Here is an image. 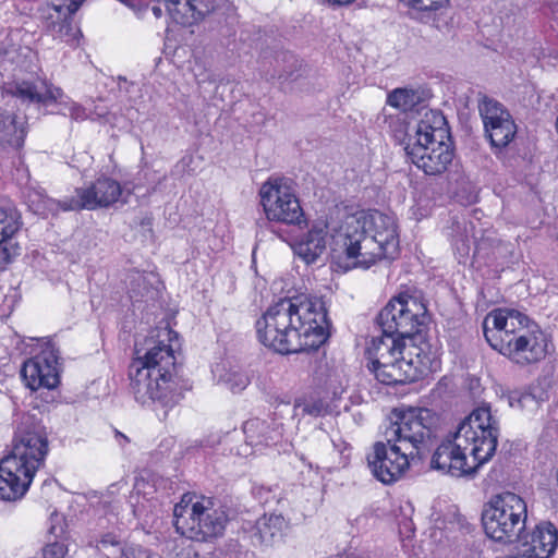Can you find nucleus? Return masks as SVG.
Segmentation results:
<instances>
[{
    "label": "nucleus",
    "instance_id": "nucleus-41",
    "mask_svg": "<svg viewBox=\"0 0 558 558\" xmlns=\"http://www.w3.org/2000/svg\"><path fill=\"white\" fill-rule=\"evenodd\" d=\"M70 117L75 121H83L87 118V113L84 107L77 104H72L70 107Z\"/></svg>",
    "mask_w": 558,
    "mask_h": 558
},
{
    "label": "nucleus",
    "instance_id": "nucleus-25",
    "mask_svg": "<svg viewBox=\"0 0 558 558\" xmlns=\"http://www.w3.org/2000/svg\"><path fill=\"white\" fill-rule=\"evenodd\" d=\"M43 89L37 85L23 81L17 83L12 94L24 101L48 105L56 102L62 98L63 92L60 87H56L47 82L41 83Z\"/></svg>",
    "mask_w": 558,
    "mask_h": 558
},
{
    "label": "nucleus",
    "instance_id": "nucleus-6",
    "mask_svg": "<svg viewBox=\"0 0 558 558\" xmlns=\"http://www.w3.org/2000/svg\"><path fill=\"white\" fill-rule=\"evenodd\" d=\"M367 368L384 385L413 383L432 369L425 348L409 344L397 335L381 332L365 350Z\"/></svg>",
    "mask_w": 558,
    "mask_h": 558
},
{
    "label": "nucleus",
    "instance_id": "nucleus-13",
    "mask_svg": "<svg viewBox=\"0 0 558 558\" xmlns=\"http://www.w3.org/2000/svg\"><path fill=\"white\" fill-rule=\"evenodd\" d=\"M420 461L400 445L389 441H377L373 452L367 456L368 468L376 480L389 485L399 481L411 464Z\"/></svg>",
    "mask_w": 558,
    "mask_h": 558
},
{
    "label": "nucleus",
    "instance_id": "nucleus-31",
    "mask_svg": "<svg viewBox=\"0 0 558 558\" xmlns=\"http://www.w3.org/2000/svg\"><path fill=\"white\" fill-rule=\"evenodd\" d=\"M399 302H401L400 294L392 298L379 312L376 322L381 332L396 335L398 331V326L400 323V318L398 317V312L400 310Z\"/></svg>",
    "mask_w": 558,
    "mask_h": 558
},
{
    "label": "nucleus",
    "instance_id": "nucleus-19",
    "mask_svg": "<svg viewBox=\"0 0 558 558\" xmlns=\"http://www.w3.org/2000/svg\"><path fill=\"white\" fill-rule=\"evenodd\" d=\"M83 0H63L53 4L45 20L44 27L54 39L70 45L78 41L80 28L74 24L73 15L80 9Z\"/></svg>",
    "mask_w": 558,
    "mask_h": 558
},
{
    "label": "nucleus",
    "instance_id": "nucleus-42",
    "mask_svg": "<svg viewBox=\"0 0 558 558\" xmlns=\"http://www.w3.org/2000/svg\"><path fill=\"white\" fill-rule=\"evenodd\" d=\"M181 558H204L201 557L195 550L187 549L181 553Z\"/></svg>",
    "mask_w": 558,
    "mask_h": 558
},
{
    "label": "nucleus",
    "instance_id": "nucleus-45",
    "mask_svg": "<svg viewBox=\"0 0 558 558\" xmlns=\"http://www.w3.org/2000/svg\"><path fill=\"white\" fill-rule=\"evenodd\" d=\"M151 12H153V14H154L157 19H159V17H161V16H162V12H163V10H162V8H161V5H160V4H154V5L151 7Z\"/></svg>",
    "mask_w": 558,
    "mask_h": 558
},
{
    "label": "nucleus",
    "instance_id": "nucleus-24",
    "mask_svg": "<svg viewBox=\"0 0 558 558\" xmlns=\"http://www.w3.org/2000/svg\"><path fill=\"white\" fill-rule=\"evenodd\" d=\"M96 549L104 558H153L148 550L129 546L114 533L104 534Z\"/></svg>",
    "mask_w": 558,
    "mask_h": 558
},
{
    "label": "nucleus",
    "instance_id": "nucleus-35",
    "mask_svg": "<svg viewBox=\"0 0 558 558\" xmlns=\"http://www.w3.org/2000/svg\"><path fill=\"white\" fill-rule=\"evenodd\" d=\"M400 512L401 518H398L399 532L409 537L415 531L414 523L411 519L413 512L411 502L407 501L404 505L400 506Z\"/></svg>",
    "mask_w": 558,
    "mask_h": 558
},
{
    "label": "nucleus",
    "instance_id": "nucleus-46",
    "mask_svg": "<svg viewBox=\"0 0 558 558\" xmlns=\"http://www.w3.org/2000/svg\"><path fill=\"white\" fill-rule=\"evenodd\" d=\"M344 558H369V556L360 554L356 551H352V553L347 554Z\"/></svg>",
    "mask_w": 558,
    "mask_h": 558
},
{
    "label": "nucleus",
    "instance_id": "nucleus-34",
    "mask_svg": "<svg viewBox=\"0 0 558 558\" xmlns=\"http://www.w3.org/2000/svg\"><path fill=\"white\" fill-rule=\"evenodd\" d=\"M302 413L313 417L324 416L328 413L329 405L322 399H305L296 403Z\"/></svg>",
    "mask_w": 558,
    "mask_h": 558
},
{
    "label": "nucleus",
    "instance_id": "nucleus-12",
    "mask_svg": "<svg viewBox=\"0 0 558 558\" xmlns=\"http://www.w3.org/2000/svg\"><path fill=\"white\" fill-rule=\"evenodd\" d=\"M174 517L177 531L198 542L222 535L227 523L226 512L211 498H202L190 509L175 506Z\"/></svg>",
    "mask_w": 558,
    "mask_h": 558
},
{
    "label": "nucleus",
    "instance_id": "nucleus-33",
    "mask_svg": "<svg viewBox=\"0 0 558 558\" xmlns=\"http://www.w3.org/2000/svg\"><path fill=\"white\" fill-rule=\"evenodd\" d=\"M252 495L263 506H271L282 501V489L279 485L254 484Z\"/></svg>",
    "mask_w": 558,
    "mask_h": 558
},
{
    "label": "nucleus",
    "instance_id": "nucleus-22",
    "mask_svg": "<svg viewBox=\"0 0 558 558\" xmlns=\"http://www.w3.org/2000/svg\"><path fill=\"white\" fill-rule=\"evenodd\" d=\"M328 222L315 220L307 233L294 245V251L306 264H313L326 250Z\"/></svg>",
    "mask_w": 558,
    "mask_h": 558
},
{
    "label": "nucleus",
    "instance_id": "nucleus-38",
    "mask_svg": "<svg viewBox=\"0 0 558 558\" xmlns=\"http://www.w3.org/2000/svg\"><path fill=\"white\" fill-rule=\"evenodd\" d=\"M452 247L456 253V255L459 258V262L461 263L466 257H469L471 245H470V239L465 234H459L452 238Z\"/></svg>",
    "mask_w": 558,
    "mask_h": 558
},
{
    "label": "nucleus",
    "instance_id": "nucleus-17",
    "mask_svg": "<svg viewBox=\"0 0 558 558\" xmlns=\"http://www.w3.org/2000/svg\"><path fill=\"white\" fill-rule=\"evenodd\" d=\"M21 376L31 390L56 388L60 383L58 351L49 347L25 361Z\"/></svg>",
    "mask_w": 558,
    "mask_h": 558
},
{
    "label": "nucleus",
    "instance_id": "nucleus-26",
    "mask_svg": "<svg viewBox=\"0 0 558 558\" xmlns=\"http://www.w3.org/2000/svg\"><path fill=\"white\" fill-rule=\"evenodd\" d=\"M25 202L31 211L44 217L57 215L60 210H73L72 208H68L70 197L57 201L49 197L44 190L29 189L25 195Z\"/></svg>",
    "mask_w": 558,
    "mask_h": 558
},
{
    "label": "nucleus",
    "instance_id": "nucleus-43",
    "mask_svg": "<svg viewBox=\"0 0 558 558\" xmlns=\"http://www.w3.org/2000/svg\"><path fill=\"white\" fill-rule=\"evenodd\" d=\"M354 1L355 0H327L328 3H330L332 5H338V7L348 5Z\"/></svg>",
    "mask_w": 558,
    "mask_h": 558
},
{
    "label": "nucleus",
    "instance_id": "nucleus-39",
    "mask_svg": "<svg viewBox=\"0 0 558 558\" xmlns=\"http://www.w3.org/2000/svg\"><path fill=\"white\" fill-rule=\"evenodd\" d=\"M66 548L62 543L53 542L48 544L43 551V558H64Z\"/></svg>",
    "mask_w": 558,
    "mask_h": 558
},
{
    "label": "nucleus",
    "instance_id": "nucleus-30",
    "mask_svg": "<svg viewBox=\"0 0 558 558\" xmlns=\"http://www.w3.org/2000/svg\"><path fill=\"white\" fill-rule=\"evenodd\" d=\"M420 92L413 88H395L387 95V104L402 111L412 110L421 102Z\"/></svg>",
    "mask_w": 558,
    "mask_h": 558
},
{
    "label": "nucleus",
    "instance_id": "nucleus-9",
    "mask_svg": "<svg viewBox=\"0 0 558 558\" xmlns=\"http://www.w3.org/2000/svg\"><path fill=\"white\" fill-rule=\"evenodd\" d=\"M439 416L426 408L393 409L385 440L396 442L408 452L424 461L434 445Z\"/></svg>",
    "mask_w": 558,
    "mask_h": 558
},
{
    "label": "nucleus",
    "instance_id": "nucleus-27",
    "mask_svg": "<svg viewBox=\"0 0 558 558\" xmlns=\"http://www.w3.org/2000/svg\"><path fill=\"white\" fill-rule=\"evenodd\" d=\"M26 134L24 123H19L14 114L0 110V146L19 149L23 147Z\"/></svg>",
    "mask_w": 558,
    "mask_h": 558
},
{
    "label": "nucleus",
    "instance_id": "nucleus-47",
    "mask_svg": "<svg viewBox=\"0 0 558 558\" xmlns=\"http://www.w3.org/2000/svg\"><path fill=\"white\" fill-rule=\"evenodd\" d=\"M348 447H344V449L341 451V454L343 456L344 459H348L349 458V454H345L344 452L348 451Z\"/></svg>",
    "mask_w": 558,
    "mask_h": 558
},
{
    "label": "nucleus",
    "instance_id": "nucleus-21",
    "mask_svg": "<svg viewBox=\"0 0 558 558\" xmlns=\"http://www.w3.org/2000/svg\"><path fill=\"white\" fill-rule=\"evenodd\" d=\"M517 543L529 546L531 557L549 558L558 546V530L551 522L543 521L531 533L522 532Z\"/></svg>",
    "mask_w": 558,
    "mask_h": 558
},
{
    "label": "nucleus",
    "instance_id": "nucleus-37",
    "mask_svg": "<svg viewBox=\"0 0 558 558\" xmlns=\"http://www.w3.org/2000/svg\"><path fill=\"white\" fill-rule=\"evenodd\" d=\"M19 245L0 241V271L4 270L16 255H19Z\"/></svg>",
    "mask_w": 558,
    "mask_h": 558
},
{
    "label": "nucleus",
    "instance_id": "nucleus-14",
    "mask_svg": "<svg viewBox=\"0 0 558 558\" xmlns=\"http://www.w3.org/2000/svg\"><path fill=\"white\" fill-rule=\"evenodd\" d=\"M485 136L498 156L514 140L518 128L509 110L499 101L485 97L478 105Z\"/></svg>",
    "mask_w": 558,
    "mask_h": 558
},
{
    "label": "nucleus",
    "instance_id": "nucleus-32",
    "mask_svg": "<svg viewBox=\"0 0 558 558\" xmlns=\"http://www.w3.org/2000/svg\"><path fill=\"white\" fill-rule=\"evenodd\" d=\"M21 221L16 210L0 208V241L12 243V236L20 230Z\"/></svg>",
    "mask_w": 558,
    "mask_h": 558
},
{
    "label": "nucleus",
    "instance_id": "nucleus-8",
    "mask_svg": "<svg viewBox=\"0 0 558 558\" xmlns=\"http://www.w3.org/2000/svg\"><path fill=\"white\" fill-rule=\"evenodd\" d=\"M409 159L427 175L444 173L454 157V144L442 112L428 110L415 128L414 142L404 147Z\"/></svg>",
    "mask_w": 558,
    "mask_h": 558
},
{
    "label": "nucleus",
    "instance_id": "nucleus-10",
    "mask_svg": "<svg viewBox=\"0 0 558 558\" xmlns=\"http://www.w3.org/2000/svg\"><path fill=\"white\" fill-rule=\"evenodd\" d=\"M527 505L512 493L492 496L484 506L482 523L486 535L495 542L513 544L520 541L526 529Z\"/></svg>",
    "mask_w": 558,
    "mask_h": 558
},
{
    "label": "nucleus",
    "instance_id": "nucleus-44",
    "mask_svg": "<svg viewBox=\"0 0 558 558\" xmlns=\"http://www.w3.org/2000/svg\"><path fill=\"white\" fill-rule=\"evenodd\" d=\"M116 438L121 446L129 442V438L119 430H116Z\"/></svg>",
    "mask_w": 558,
    "mask_h": 558
},
{
    "label": "nucleus",
    "instance_id": "nucleus-29",
    "mask_svg": "<svg viewBox=\"0 0 558 558\" xmlns=\"http://www.w3.org/2000/svg\"><path fill=\"white\" fill-rule=\"evenodd\" d=\"M218 383L233 393H239L250 385L251 378L246 371L240 366H230L229 368L223 366L218 375Z\"/></svg>",
    "mask_w": 558,
    "mask_h": 558
},
{
    "label": "nucleus",
    "instance_id": "nucleus-48",
    "mask_svg": "<svg viewBox=\"0 0 558 558\" xmlns=\"http://www.w3.org/2000/svg\"><path fill=\"white\" fill-rule=\"evenodd\" d=\"M50 533H51V534H54L56 536H58L57 527L52 525V526L50 527Z\"/></svg>",
    "mask_w": 558,
    "mask_h": 558
},
{
    "label": "nucleus",
    "instance_id": "nucleus-7",
    "mask_svg": "<svg viewBox=\"0 0 558 558\" xmlns=\"http://www.w3.org/2000/svg\"><path fill=\"white\" fill-rule=\"evenodd\" d=\"M345 270L368 268L380 259H395L399 254V234L393 216L376 211L368 228L359 220L347 228L342 239Z\"/></svg>",
    "mask_w": 558,
    "mask_h": 558
},
{
    "label": "nucleus",
    "instance_id": "nucleus-3",
    "mask_svg": "<svg viewBox=\"0 0 558 558\" xmlns=\"http://www.w3.org/2000/svg\"><path fill=\"white\" fill-rule=\"evenodd\" d=\"M482 327L487 343L521 367L537 364L548 354L550 337L517 310H493Z\"/></svg>",
    "mask_w": 558,
    "mask_h": 558
},
{
    "label": "nucleus",
    "instance_id": "nucleus-15",
    "mask_svg": "<svg viewBox=\"0 0 558 558\" xmlns=\"http://www.w3.org/2000/svg\"><path fill=\"white\" fill-rule=\"evenodd\" d=\"M400 300L398 312L400 323L396 335L409 344L423 347L426 352H429L426 332L430 316L426 304L421 299L408 293H400Z\"/></svg>",
    "mask_w": 558,
    "mask_h": 558
},
{
    "label": "nucleus",
    "instance_id": "nucleus-1",
    "mask_svg": "<svg viewBox=\"0 0 558 558\" xmlns=\"http://www.w3.org/2000/svg\"><path fill=\"white\" fill-rule=\"evenodd\" d=\"M331 322L323 298L300 304L280 299L255 322L257 340L276 353L315 351L330 337Z\"/></svg>",
    "mask_w": 558,
    "mask_h": 558
},
{
    "label": "nucleus",
    "instance_id": "nucleus-16",
    "mask_svg": "<svg viewBox=\"0 0 558 558\" xmlns=\"http://www.w3.org/2000/svg\"><path fill=\"white\" fill-rule=\"evenodd\" d=\"M121 201L128 202L120 183L108 177H99L87 187H76L75 196L70 197L68 208L94 210L110 207Z\"/></svg>",
    "mask_w": 558,
    "mask_h": 558
},
{
    "label": "nucleus",
    "instance_id": "nucleus-4",
    "mask_svg": "<svg viewBox=\"0 0 558 558\" xmlns=\"http://www.w3.org/2000/svg\"><path fill=\"white\" fill-rule=\"evenodd\" d=\"M151 342L144 355H137L129 365V390L142 405L154 404L163 409L166 417L168 410L182 398L173 380L175 356L170 344Z\"/></svg>",
    "mask_w": 558,
    "mask_h": 558
},
{
    "label": "nucleus",
    "instance_id": "nucleus-18",
    "mask_svg": "<svg viewBox=\"0 0 558 558\" xmlns=\"http://www.w3.org/2000/svg\"><path fill=\"white\" fill-rule=\"evenodd\" d=\"M289 522L276 513L264 514L255 521L242 524V533L255 547H272L282 542Z\"/></svg>",
    "mask_w": 558,
    "mask_h": 558
},
{
    "label": "nucleus",
    "instance_id": "nucleus-36",
    "mask_svg": "<svg viewBox=\"0 0 558 558\" xmlns=\"http://www.w3.org/2000/svg\"><path fill=\"white\" fill-rule=\"evenodd\" d=\"M410 8L421 11H436L449 2V0H400Z\"/></svg>",
    "mask_w": 558,
    "mask_h": 558
},
{
    "label": "nucleus",
    "instance_id": "nucleus-28",
    "mask_svg": "<svg viewBox=\"0 0 558 558\" xmlns=\"http://www.w3.org/2000/svg\"><path fill=\"white\" fill-rule=\"evenodd\" d=\"M243 434L247 445L252 447L269 446L275 442V429L270 428L269 424L260 418L254 417L244 422Z\"/></svg>",
    "mask_w": 558,
    "mask_h": 558
},
{
    "label": "nucleus",
    "instance_id": "nucleus-20",
    "mask_svg": "<svg viewBox=\"0 0 558 558\" xmlns=\"http://www.w3.org/2000/svg\"><path fill=\"white\" fill-rule=\"evenodd\" d=\"M171 20L182 26H191L218 9L222 0H159Z\"/></svg>",
    "mask_w": 558,
    "mask_h": 558
},
{
    "label": "nucleus",
    "instance_id": "nucleus-23",
    "mask_svg": "<svg viewBox=\"0 0 558 558\" xmlns=\"http://www.w3.org/2000/svg\"><path fill=\"white\" fill-rule=\"evenodd\" d=\"M549 400V384L544 380L532 383L524 390L511 391L508 396L509 405L513 409L534 414L543 403Z\"/></svg>",
    "mask_w": 558,
    "mask_h": 558
},
{
    "label": "nucleus",
    "instance_id": "nucleus-5",
    "mask_svg": "<svg viewBox=\"0 0 558 558\" xmlns=\"http://www.w3.org/2000/svg\"><path fill=\"white\" fill-rule=\"evenodd\" d=\"M48 452L44 427L29 418L22 422L14 434L11 451L0 460V499L15 501L23 498Z\"/></svg>",
    "mask_w": 558,
    "mask_h": 558
},
{
    "label": "nucleus",
    "instance_id": "nucleus-40",
    "mask_svg": "<svg viewBox=\"0 0 558 558\" xmlns=\"http://www.w3.org/2000/svg\"><path fill=\"white\" fill-rule=\"evenodd\" d=\"M235 25H236V19L234 16L229 17L227 21V24L219 28L220 36L228 38V39L234 38L236 35Z\"/></svg>",
    "mask_w": 558,
    "mask_h": 558
},
{
    "label": "nucleus",
    "instance_id": "nucleus-2",
    "mask_svg": "<svg viewBox=\"0 0 558 558\" xmlns=\"http://www.w3.org/2000/svg\"><path fill=\"white\" fill-rule=\"evenodd\" d=\"M500 422L489 404L475 408L435 449L430 468L456 477L474 476L496 453Z\"/></svg>",
    "mask_w": 558,
    "mask_h": 558
},
{
    "label": "nucleus",
    "instance_id": "nucleus-11",
    "mask_svg": "<svg viewBox=\"0 0 558 558\" xmlns=\"http://www.w3.org/2000/svg\"><path fill=\"white\" fill-rule=\"evenodd\" d=\"M260 205L268 222L307 226L305 213L291 181L284 178H269L258 192Z\"/></svg>",
    "mask_w": 558,
    "mask_h": 558
}]
</instances>
